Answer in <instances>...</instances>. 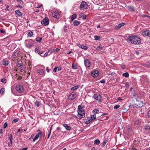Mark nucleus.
Returning a JSON list of instances; mask_svg holds the SVG:
<instances>
[{
  "mask_svg": "<svg viewBox=\"0 0 150 150\" xmlns=\"http://www.w3.org/2000/svg\"><path fill=\"white\" fill-rule=\"evenodd\" d=\"M120 107V105H117L114 106V109H117L119 108Z\"/></svg>",
  "mask_w": 150,
  "mask_h": 150,
  "instance_id": "obj_42",
  "label": "nucleus"
},
{
  "mask_svg": "<svg viewBox=\"0 0 150 150\" xmlns=\"http://www.w3.org/2000/svg\"><path fill=\"white\" fill-rule=\"evenodd\" d=\"M99 71L98 70H95L91 72V75L93 77H96L99 75Z\"/></svg>",
  "mask_w": 150,
  "mask_h": 150,
  "instance_id": "obj_12",
  "label": "nucleus"
},
{
  "mask_svg": "<svg viewBox=\"0 0 150 150\" xmlns=\"http://www.w3.org/2000/svg\"><path fill=\"white\" fill-rule=\"evenodd\" d=\"M37 72L38 73L39 75H42L43 76L45 75L43 70L42 69L38 70Z\"/></svg>",
  "mask_w": 150,
  "mask_h": 150,
  "instance_id": "obj_16",
  "label": "nucleus"
},
{
  "mask_svg": "<svg viewBox=\"0 0 150 150\" xmlns=\"http://www.w3.org/2000/svg\"><path fill=\"white\" fill-rule=\"evenodd\" d=\"M48 54V53L47 52H46V53H45L44 55V57H46V56Z\"/></svg>",
  "mask_w": 150,
  "mask_h": 150,
  "instance_id": "obj_62",
  "label": "nucleus"
},
{
  "mask_svg": "<svg viewBox=\"0 0 150 150\" xmlns=\"http://www.w3.org/2000/svg\"><path fill=\"white\" fill-rule=\"evenodd\" d=\"M8 139H12V135L11 134H10L8 135Z\"/></svg>",
  "mask_w": 150,
  "mask_h": 150,
  "instance_id": "obj_44",
  "label": "nucleus"
},
{
  "mask_svg": "<svg viewBox=\"0 0 150 150\" xmlns=\"http://www.w3.org/2000/svg\"><path fill=\"white\" fill-rule=\"evenodd\" d=\"M144 129L145 130H150V127L148 126H146L144 127Z\"/></svg>",
  "mask_w": 150,
  "mask_h": 150,
  "instance_id": "obj_41",
  "label": "nucleus"
},
{
  "mask_svg": "<svg viewBox=\"0 0 150 150\" xmlns=\"http://www.w3.org/2000/svg\"><path fill=\"white\" fill-rule=\"evenodd\" d=\"M51 130H50L49 132V133H48V137H47V139H48L51 134Z\"/></svg>",
  "mask_w": 150,
  "mask_h": 150,
  "instance_id": "obj_47",
  "label": "nucleus"
},
{
  "mask_svg": "<svg viewBox=\"0 0 150 150\" xmlns=\"http://www.w3.org/2000/svg\"><path fill=\"white\" fill-rule=\"evenodd\" d=\"M52 16L53 17L57 19L58 18L59 16V11H53L52 13Z\"/></svg>",
  "mask_w": 150,
  "mask_h": 150,
  "instance_id": "obj_9",
  "label": "nucleus"
},
{
  "mask_svg": "<svg viewBox=\"0 0 150 150\" xmlns=\"http://www.w3.org/2000/svg\"><path fill=\"white\" fill-rule=\"evenodd\" d=\"M16 0L18 2H19L20 3V4H21L22 3H23V1L22 0Z\"/></svg>",
  "mask_w": 150,
  "mask_h": 150,
  "instance_id": "obj_54",
  "label": "nucleus"
},
{
  "mask_svg": "<svg viewBox=\"0 0 150 150\" xmlns=\"http://www.w3.org/2000/svg\"><path fill=\"white\" fill-rule=\"evenodd\" d=\"M67 28L65 26L64 27V30L65 32L67 31Z\"/></svg>",
  "mask_w": 150,
  "mask_h": 150,
  "instance_id": "obj_52",
  "label": "nucleus"
},
{
  "mask_svg": "<svg viewBox=\"0 0 150 150\" xmlns=\"http://www.w3.org/2000/svg\"><path fill=\"white\" fill-rule=\"evenodd\" d=\"M46 70L47 72H49L51 70V69H49L48 67H47L46 68Z\"/></svg>",
  "mask_w": 150,
  "mask_h": 150,
  "instance_id": "obj_57",
  "label": "nucleus"
},
{
  "mask_svg": "<svg viewBox=\"0 0 150 150\" xmlns=\"http://www.w3.org/2000/svg\"><path fill=\"white\" fill-rule=\"evenodd\" d=\"M5 91V88H1L0 90V92L1 95H2Z\"/></svg>",
  "mask_w": 150,
  "mask_h": 150,
  "instance_id": "obj_28",
  "label": "nucleus"
},
{
  "mask_svg": "<svg viewBox=\"0 0 150 150\" xmlns=\"http://www.w3.org/2000/svg\"><path fill=\"white\" fill-rule=\"evenodd\" d=\"M58 70L59 71H60L62 69V67H58Z\"/></svg>",
  "mask_w": 150,
  "mask_h": 150,
  "instance_id": "obj_51",
  "label": "nucleus"
},
{
  "mask_svg": "<svg viewBox=\"0 0 150 150\" xmlns=\"http://www.w3.org/2000/svg\"><path fill=\"white\" fill-rule=\"evenodd\" d=\"M0 32L3 34L4 33H5V31L2 30H0Z\"/></svg>",
  "mask_w": 150,
  "mask_h": 150,
  "instance_id": "obj_53",
  "label": "nucleus"
},
{
  "mask_svg": "<svg viewBox=\"0 0 150 150\" xmlns=\"http://www.w3.org/2000/svg\"><path fill=\"white\" fill-rule=\"evenodd\" d=\"M22 62H21L20 63H18L17 64V66L18 67L22 68V65L21 64Z\"/></svg>",
  "mask_w": 150,
  "mask_h": 150,
  "instance_id": "obj_35",
  "label": "nucleus"
},
{
  "mask_svg": "<svg viewBox=\"0 0 150 150\" xmlns=\"http://www.w3.org/2000/svg\"><path fill=\"white\" fill-rule=\"evenodd\" d=\"M142 35L144 36L150 37V31L147 30L142 32Z\"/></svg>",
  "mask_w": 150,
  "mask_h": 150,
  "instance_id": "obj_13",
  "label": "nucleus"
},
{
  "mask_svg": "<svg viewBox=\"0 0 150 150\" xmlns=\"http://www.w3.org/2000/svg\"><path fill=\"white\" fill-rule=\"evenodd\" d=\"M37 132H38V134L35 135V137L36 139L38 138L40 136V135H41L42 134L41 131L40 130L38 129L37 131Z\"/></svg>",
  "mask_w": 150,
  "mask_h": 150,
  "instance_id": "obj_18",
  "label": "nucleus"
},
{
  "mask_svg": "<svg viewBox=\"0 0 150 150\" xmlns=\"http://www.w3.org/2000/svg\"><path fill=\"white\" fill-rule=\"evenodd\" d=\"M125 24L124 23H121L118 25H116L115 27V29L116 30L119 29L121 27L123 26Z\"/></svg>",
  "mask_w": 150,
  "mask_h": 150,
  "instance_id": "obj_15",
  "label": "nucleus"
},
{
  "mask_svg": "<svg viewBox=\"0 0 150 150\" xmlns=\"http://www.w3.org/2000/svg\"><path fill=\"white\" fill-rule=\"evenodd\" d=\"M49 23V19L48 18L45 17L43 19V21L41 22L42 24L44 25H47Z\"/></svg>",
  "mask_w": 150,
  "mask_h": 150,
  "instance_id": "obj_7",
  "label": "nucleus"
},
{
  "mask_svg": "<svg viewBox=\"0 0 150 150\" xmlns=\"http://www.w3.org/2000/svg\"><path fill=\"white\" fill-rule=\"evenodd\" d=\"M9 7V6L8 5H7L6 6V8H5V10L6 11H7L8 10V8Z\"/></svg>",
  "mask_w": 150,
  "mask_h": 150,
  "instance_id": "obj_58",
  "label": "nucleus"
},
{
  "mask_svg": "<svg viewBox=\"0 0 150 150\" xmlns=\"http://www.w3.org/2000/svg\"><path fill=\"white\" fill-rule=\"evenodd\" d=\"M141 103H142V105L141 104L138 105L137 103H133L132 102V105L133 106V108H139V110H140L141 111V110H142V107L144 106V105H143V103L142 102Z\"/></svg>",
  "mask_w": 150,
  "mask_h": 150,
  "instance_id": "obj_5",
  "label": "nucleus"
},
{
  "mask_svg": "<svg viewBox=\"0 0 150 150\" xmlns=\"http://www.w3.org/2000/svg\"><path fill=\"white\" fill-rule=\"evenodd\" d=\"M59 50L60 49L58 48H57L55 49L56 51L57 52H58Z\"/></svg>",
  "mask_w": 150,
  "mask_h": 150,
  "instance_id": "obj_63",
  "label": "nucleus"
},
{
  "mask_svg": "<svg viewBox=\"0 0 150 150\" xmlns=\"http://www.w3.org/2000/svg\"><path fill=\"white\" fill-rule=\"evenodd\" d=\"M88 7L87 3L84 1H82L80 6V8L81 9H86Z\"/></svg>",
  "mask_w": 150,
  "mask_h": 150,
  "instance_id": "obj_4",
  "label": "nucleus"
},
{
  "mask_svg": "<svg viewBox=\"0 0 150 150\" xmlns=\"http://www.w3.org/2000/svg\"><path fill=\"white\" fill-rule=\"evenodd\" d=\"M105 79H103L100 81V82L102 83H105Z\"/></svg>",
  "mask_w": 150,
  "mask_h": 150,
  "instance_id": "obj_48",
  "label": "nucleus"
},
{
  "mask_svg": "<svg viewBox=\"0 0 150 150\" xmlns=\"http://www.w3.org/2000/svg\"><path fill=\"white\" fill-rule=\"evenodd\" d=\"M125 85L126 87H128L129 86V83H126Z\"/></svg>",
  "mask_w": 150,
  "mask_h": 150,
  "instance_id": "obj_61",
  "label": "nucleus"
},
{
  "mask_svg": "<svg viewBox=\"0 0 150 150\" xmlns=\"http://www.w3.org/2000/svg\"><path fill=\"white\" fill-rule=\"evenodd\" d=\"M108 141V139H105L101 145L102 146L104 147V146H105V145L106 144V143Z\"/></svg>",
  "mask_w": 150,
  "mask_h": 150,
  "instance_id": "obj_22",
  "label": "nucleus"
},
{
  "mask_svg": "<svg viewBox=\"0 0 150 150\" xmlns=\"http://www.w3.org/2000/svg\"><path fill=\"white\" fill-rule=\"evenodd\" d=\"M33 32L32 31H30L28 33V36L29 37H31L33 35Z\"/></svg>",
  "mask_w": 150,
  "mask_h": 150,
  "instance_id": "obj_36",
  "label": "nucleus"
},
{
  "mask_svg": "<svg viewBox=\"0 0 150 150\" xmlns=\"http://www.w3.org/2000/svg\"><path fill=\"white\" fill-rule=\"evenodd\" d=\"M93 122V121L91 119V117H88L86 120V121H85V123L86 124H88L91 122Z\"/></svg>",
  "mask_w": 150,
  "mask_h": 150,
  "instance_id": "obj_14",
  "label": "nucleus"
},
{
  "mask_svg": "<svg viewBox=\"0 0 150 150\" xmlns=\"http://www.w3.org/2000/svg\"><path fill=\"white\" fill-rule=\"evenodd\" d=\"M35 42L33 41L32 39L28 40L26 42V47L28 48L32 47L34 46Z\"/></svg>",
  "mask_w": 150,
  "mask_h": 150,
  "instance_id": "obj_3",
  "label": "nucleus"
},
{
  "mask_svg": "<svg viewBox=\"0 0 150 150\" xmlns=\"http://www.w3.org/2000/svg\"><path fill=\"white\" fill-rule=\"evenodd\" d=\"M35 52L37 53H38V54H39V52H40L39 48L38 47L35 48Z\"/></svg>",
  "mask_w": 150,
  "mask_h": 150,
  "instance_id": "obj_40",
  "label": "nucleus"
},
{
  "mask_svg": "<svg viewBox=\"0 0 150 150\" xmlns=\"http://www.w3.org/2000/svg\"><path fill=\"white\" fill-rule=\"evenodd\" d=\"M99 111V110L98 109H95L93 110V112L95 114L96 113H97Z\"/></svg>",
  "mask_w": 150,
  "mask_h": 150,
  "instance_id": "obj_37",
  "label": "nucleus"
},
{
  "mask_svg": "<svg viewBox=\"0 0 150 150\" xmlns=\"http://www.w3.org/2000/svg\"><path fill=\"white\" fill-rule=\"evenodd\" d=\"M122 76L125 77H128L129 76V74L127 72L124 73L122 74Z\"/></svg>",
  "mask_w": 150,
  "mask_h": 150,
  "instance_id": "obj_31",
  "label": "nucleus"
},
{
  "mask_svg": "<svg viewBox=\"0 0 150 150\" xmlns=\"http://www.w3.org/2000/svg\"><path fill=\"white\" fill-rule=\"evenodd\" d=\"M77 17V14H73L71 17V21H72L74 19H75Z\"/></svg>",
  "mask_w": 150,
  "mask_h": 150,
  "instance_id": "obj_23",
  "label": "nucleus"
},
{
  "mask_svg": "<svg viewBox=\"0 0 150 150\" xmlns=\"http://www.w3.org/2000/svg\"><path fill=\"white\" fill-rule=\"evenodd\" d=\"M100 141L99 139H96L94 141V144L96 145H98L100 144Z\"/></svg>",
  "mask_w": 150,
  "mask_h": 150,
  "instance_id": "obj_27",
  "label": "nucleus"
},
{
  "mask_svg": "<svg viewBox=\"0 0 150 150\" xmlns=\"http://www.w3.org/2000/svg\"><path fill=\"white\" fill-rule=\"evenodd\" d=\"M42 40V38H37L35 39L36 41L38 42H40L41 40Z\"/></svg>",
  "mask_w": 150,
  "mask_h": 150,
  "instance_id": "obj_33",
  "label": "nucleus"
},
{
  "mask_svg": "<svg viewBox=\"0 0 150 150\" xmlns=\"http://www.w3.org/2000/svg\"><path fill=\"white\" fill-rule=\"evenodd\" d=\"M18 121V119H13L12 121V123H15L17 122Z\"/></svg>",
  "mask_w": 150,
  "mask_h": 150,
  "instance_id": "obj_43",
  "label": "nucleus"
},
{
  "mask_svg": "<svg viewBox=\"0 0 150 150\" xmlns=\"http://www.w3.org/2000/svg\"><path fill=\"white\" fill-rule=\"evenodd\" d=\"M72 68L73 69H77V66L76 64H72Z\"/></svg>",
  "mask_w": 150,
  "mask_h": 150,
  "instance_id": "obj_29",
  "label": "nucleus"
},
{
  "mask_svg": "<svg viewBox=\"0 0 150 150\" xmlns=\"http://www.w3.org/2000/svg\"><path fill=\"white\" fill-rule=\"evenodd\" d=\"M77 45L79 47H81L82 49H83L84 50H87L88 48L87 46H84L83 45H82L81 44H77Z\"/></svg>",
  "mask_w": 150,
  "mask_h": 150,
  "instance_id": "obj_17",
  "label": "nucleus"
},
{
  "mask_svg": "<svg viewBox=\"0 0 150 150\" xmlns=\"http://www.w3.org/2000/svg\"><path fill=\"white\" fill-rule=\"evenodd\" d=\"M7 126V124L6 122H5L4 123V128H5Z\"/></svg>",
  "mask_w": 150,
  "mask_h": 150,
  "instance_id": "obj_45",
  "label": "nucleus"
},
{
  "mask_svg": "<svg viewBox=\"0 0 150 150\" xmlns=\"http://www.w3.org/2000/svg\"><path fill=\"white\" fill-rule=\"evenodd\" d=\"M15 13L19 16H21L22 15V13L19 10H16L15 11Z\"/></svg>",
  "mask_w": 150,
  "mask_h": 150,
  "instance_id": "obj_20",
  "label": "nucleus"
},
{
  "mask_svg": "<svg viewBox=\"0 0 150 150\" xmlns=\"http://www.w3.org/2000/svg\"><path fill=\"white\" fill-rule=\"evenodd\" d=\"M86 15H84L83 16V19H85L86 18Z\"/></svg>",
  "mask_w": 150,
  "mask_h": 150,
  "instance_id": "obj_55",
  "label": "nucleus"
},
{
  "mask_svg": "<svg viewBox=\"0 0 150 150\" xmlns=\"http://www.w3.org/2000/svg\"><path fill=\"white\" fill-rule=\"evenodd\" d=\"M8 62L7 60L4 61L2 62V64L5 66H7L8 64Z\"/></svg>",
  "mask_w": 150,
  "mask_h": 150,
  "instance_id": "obj_24",
  "label": "nucleus"
},
{
  "mask_svg": "<svg viewBox=\"0 0 150 150\" xmlns=\"http://www.w3.org/2000/svg\"><path fill=\"white\" fill-rule=\"evenodd\" d=\"M126 40L127 42L129 41L131 43L135 45L140 44L141 42V40L139 38L135 36H129Z\"/></svg>",
  "mask_w": 150,
  "mask_h": 150,
  "instance_id": "obj_1",
  "label": "nucleus"
},
{
  "mask_svg": "<svg viewBox=\"0 0 150 150\" xmlns=\"http://www.w3.org/2000/svg\"><path fill=\"white\" fill-rule=\"evenodd\" d=\"M84 64L86 69L89 68L91 65V62L87 59L84 60Z\"/></svg>",
  "mask_w": 150,
  "mask_h": 150,
  "instance_id": "obj_8",
  "label": "nucleus"
},
{
  "mask_svg": "<svg viewBox=\"0 0 150 150\" xmlns=\"http://www.w3.org/2000/svg\"><path fill=\"white\" fill-rule=\"evenodd\" d=\"M79 87V86L77 85L72 87L71 88V90H75L77 89Z\"/></svg>",
  "mask_w": 150,
  "mask_h": 150,
  "instance_id": "obj_25",
  "label": "nucleus"
},
{
  "mask_svg": "<svg viewBox=\"0 0 150 150\" xmlns=\"http://www.w3.org/2000/svg\"><path fill=\"white\" fill-rule=\"evenodd\" d=\"M80 22L77 20H75L74 21L73 24L75 26H78L80 24Z\"/></svg>",
  "mask_w": 150,
  "mask_h": 150,
  "instance_id": "obj_21",
  "label": "nucleus"
},
{
  "mask_svg": "<svg viewBox=\"0 0 150 150\" xmlns=\"http://www.w3.org/2000/svg\"><path fill=\"white\" fill-rule=\"evenodd\" d=\"M102 47L100 46H99L97 47V50L98 49H101L102 48Z\"/></svg>",
  "mask_w": 150,
  "mask_h": 150,
  "instance_id": "obj_50",
  "label": "nucleus"
},
{
  "mask_svg": "<svg viewBox=\"0 0 150 150\" xmlns=\"http://www.w3.org/2000/svg\"><path fill=\"white\" fill-rule=\"evenodd\" d=\"M63 126L65 128V129L67 130H70L71 129V127L70 126H68L67 124H64L63 125Z\"/></svg>",
  "mask_w": 150,
  "mask_h": 150,
  "instance_id": "obj_19",
  "label": "nucleus"
},
{
  "mask_svg": "<svg viewBox=\"0 0 150 150\" xmlns=\"http://www.w3.org/2000/svg\"><path fill=\"white\" fill-rule=\"evenodd\" d=\"M35 104L36 106L37 107L40 106L41 104L40 102L38 101H36L35 103Z\"/></svg>",
  "mask_w": 150,
  "mask_h": 150,
  "instance_id": "obj_26",
  "label": "nucleus"
},
{
  "mask_svg": "<svg viewBox=\"0 0 150 150\" xmlns=\"http://www.w3.org/2000/svg\"><path fill=\"white\" fill-rule=\"evenodd\" d=\"M27 148H23L22 149V150H27Z\"/></svg>",
  "mask_w": 150,
  "mask_h": 150,
  "instance_id": "obj_64",
  "label": "nucleus"
},
{
  "mask_svg": "<svg viewBox=\"0 0 150 150\" xmlns=\"http://www.w3.org/2000/svg\"><path fill=\"white\" fill-rule=\"evenodd\" d=\"M76 94L74 92H73L69 95L68 98L69 100H73L76 98Z\"/></svg>",
  "mask_w": 150,
  "mask_h": 150,
  "instance_id": "obj_10",
  "label": "nucleus"
},
{
  "mask_svg": "<svg viewBox=\"0 0 150 150\" xmlns=\"http://www.w3.org/2000/svg\"><path fill=\"white\" fill-rule=\"evenodd\" d=\"M121 67L123 69H124L125 68V66L124 65H122L121 66Z\"/></svg>",
  "mask_w": 150,
  "mask_h": 150,
  "instance_id": "obj_60",
  "label": "nucleus"
},
{
  "mask_svg": "<svg viewBox=\"0 0 150 150\" xmlns=\"http://www.w3.org/2000/svg\"><path fill=\"white\" fill-rule=\"evenodd\" d=\"M91 117V119L93 121L94 120H95L96 119V115L95 114H94L93 115H91V117Z\"/></svg>",
  "mask_w": 150,
  "mask_h": 150,
  "instance_id": "obj_30",
  "label": "nucleus"
},
{
  "mask_svg": "<svg viewBox=\"0 0 150 150\" xmlns=\"http://www.w3.org/2000/svg\"><path fill=\"white\" fill-rule=\"evenodd\" d=\"M140 16H141V17H148L149 16H147V15H144V14L141 15Z\"/></svg>",
  "mask_w": 150,
  "mask_h": 150,
  "instance_id": "obj_56",
  "label": "nucleus"
},
{
  "mask_svg": "<svg viewBox=\"0 0 150 150\" xmlns=\"http://www.w3.org/2000/svg\"><path fill=\"white\" fill-rule=\"evenodd\" d=\"M1 81L3 83H6V79L5 78H3L1 79Z\"/></svg>",
  "mask_w": 150,
  "mask_h": 150,
  "instance_id": "obj_38",
  "label": "nucleus"
},
{
  "mask_svg": "<svg viewBox=\"0 0 150 150\" xmlns=\"http://www.w3.org/2000/svg\"><path fill=\"white\" fill-rule=\"evenodd\" d=\"M16 89L19 93H22L24 91L23 86L20 85H17L16 86Z\"/></svg>",
  "mask_w": 150,
  "mask_h": 150,
  "instance_id": "obj_6",
  "label": "nucleus"
},
{
  "mask_svg": "<svg viewBox=\"0 0 150 150\" xmlns=\"http://www.w3.org/2000/svg\"><path fill=\"white\" fill-rule=\"evenodd\" d=\"M94 38L96 40H100L101 38L100 37V36L97 35L95 36L94 37Z\"/></svg>",
  "mask_w": 150,
  "mask_h": 150,
  "instance_id": "obj_32",
  "label": "nucleus"
},
{
  "mask_svg": "<svg viewBox=\"0 0 150 150\" xmlns=\"http://www.w3.org/2000/svg\"><path fill=\"white\" fill-rule=\"evenodd\" d=\"M130 150H137L135 148H133V147H131L130 148Z\"/></svg>",
  "mask_w": 150,
  "mask_h": 150,
  "instance_id": "obj_59",
  "label": "nucleus"
},
{
  "mask_svg": "<svg viewBox=\"0 0 150 150\" xmlns=\"http://www.w3.org/2000/svg\"><path fill=\"white\" fill-rule=\"evenodd\" d=\"M57 68H58L57 67H55V68H54V69L53 70V71L54 72H55L56 71Z\"/></svg>",
  "mask_w": 150,
  "mask_h": 150,
  "instance_id": "obj_46",
  "label": "nucleus"
},
{
  "mask_svg": "<svg viewBox=\"0 0 150 150\" xmlns=\"http://www.w3.org/2000/svg\"><path fill=\"white\" fill-rule=\"evenodd\" d=\"M134 123L136 125H138L140 123V122L139 120H136L134 121Z\"/></svg>",
  "mask_w": 150,
  "mask_h": 150,
  "instance_id": "obj_39",
  "label": "nucleus"
},
{
  "mask_svg": "<svg viewBox=\"0 0 150 150\" xmlns=\"http://www.w3.org/2000/svg\"><path fill=\"white\" fill-rule=\"evenodd\" d=\"M93 97L96 100L100 101V99L102 98V96L100 95L94 94L93 96Z\"/></svg>",
  "mask_w": 150,
  "mask_h": 150,
  "instance_id": "obj_11",
  "label": "nucleus"
},
{
  "mask_svg": "<svg viewBox=\"0 0 150 150\" xmlns=\"http://www.w3.org/2000/svg\"><path fill=\"white\" fill-rule=\"evenodd\" d=\"M129 10L130 11H134V8L132 6H129L128 7Z\"/></svg>",
  "mask_w": 150,
  "mask_h": 150,
  "instance_id": "obj_34",
  "label": "nucleus"
},
{
  "mask_svg": "<svg viewBox=\"0 0 150 150\" xmlns=\"http://www.w3.org/2000/svg\"><path fill=\"white\" fill-rule=\"evenodd\" d=\"M85 107L84 105H80L78 106V115L77 117L78 118L80 119H81L83 116L85 115V111L84 108Z\"/></svg>",
  "mask_w": 150,
  "mask_h": 150,
  "instance_id": "obj_2",
  "label": "nucleus"
},
{
  "mask_svg": "<svg viewBox=\"0 0 150 150\" xmlns=\"http://www.w3.org/2000/svg\"><path fill=\"white\" fill-rule=\"evenodd\" d=\"M147 115L150 118V110L148 112Z\"/></svg>",
  "mask_w": 150,
  "mask_h": 150,
  "instance_id": "obj_49",
  "label": "nucleus"
}]
</instances>
